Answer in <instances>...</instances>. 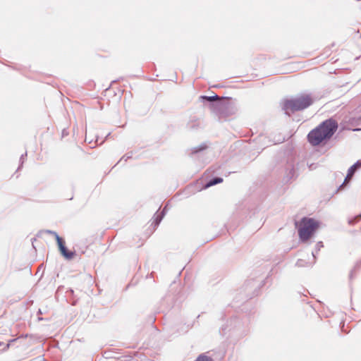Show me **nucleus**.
<instances>
[{"label":"nucleus","mask_w":361,"mask_h":361,"mask_svg":"<svg viewBox=\"0 0 361 361\" xmlns=\"http://www.w3.org/2000/svg\"><path fill=\"white\" fill-rule=\"evenodd\" d=\"M337 128L336 121L333 118L327 119L308 133V141L314 146L319 145L322 141L330 139Z\"/></svg>","instance_id":"1"},{"label":"nucleus","mask_w":361,"mask_h":361,"mask_svg":"<svg viewBox=\"0 0 361 361\" xmlns=\"http://www.w3.org/2000/svg\"><path fill=\"white\" fill-rule=\"evenodd\" d=\"M314 98L310 94H302L290 99L283 102V109L290 115L295 111H302L309 107L313 102Z\"/></svg>","instance_id":"2"},{"label":"nucleus","mask_w":361,"mask_h":361,"mask_svg":"<svg viewBox=\"0 0 361 361\" xmlns=\"http://www.w3.org/2000/svg\"><path fill=\"white\" fill-rule=\"evenodd\" d=\"M319 227V222L314 219L304 217L300 223L298 234L302 242H306Z\"/></svg>","instance_id":"3"},{"label":"nucleus","mask_w":361,"mask_h":361,"mask_svg":"<svg viewBox=\"0 0 361 361\" xmlns=\"http://www.w3.org/2000/svg\"><path fill=\"white\" fill-rule=\"evenodd\" d=\"M59 250L61 254L68 259H72L75 255V253L73 252L68 251L65 245L61 246V247L59 248Z\"/></svg>","instance_id":"4"},{"label":"nucleus","mask_w":361,"mask_h":361,"mask_svg":"<svg viewBox=\"0 0 361 361\" xmlns=\"http://www.w3.org/2000/svg\"><path fill=\"white\" fill-rule=\"evenodd\" d=\"M47 232L55 237L59 248H61V246L65 245L63 240L57 234L56 232L53 231H48Z\"/></svg>","instance_id":"5"},{"label":"nucleus","mask_w":361,"mask_h":361,"mask_svg":"<svg viewBox=\"0 0 361 361\" xmlns=\"http://www.w3.org/2000/svg\"><path fill=\"white\" fill-rule=\"evenodd\" d=\"M166 207H165L163 209V211L161 212V214H157V216H155L154 218V224H155V226H157L159 223L161 222L162 218H163V216L164 215L165 212H166Z\"/></svg>","instance_id":"6"},{"label":"nucleus","mask_w":361,"mask_h":361,"mask_svg":"<svg viewBox=\"0 0 361 361\" xmlns=\"http://www.w3.org/2000/svg\"><path fill=\"white\" fill-rule=\"evenodd\" d=\"M223 181V179L221 178H214L212 180H210L207 184L206 188H209L210 186L214 185L217 183H221Z\"/></svg>","instance_id":"7"},{"label":"nucleus","mask_w":361,"mask_h":361,"mask_svg":"<svg viewBox=\"0 0 361 361\" xmlns=\"http://www.w3.org/2000/svg\"><path fill=\"white\" fill-rule=\"evenodd\" d=\"M356 169H357V168L355 167V166L353 165L352 166H350L348 171V174H347V176H346L345 180H347V179H348V178H351V177L355 173Z\"/></svg>","instance_id":"8"},{"label":"nucleus","mask_w":361,"mask_h":361,"mask_svg":"<svg viewBox=\"0 0 361 361\" xmlns=\"http://www.w3.org/2000/svg\"><path fill=\"white\" fill-rule=\"evenodd\" d=\"M195 361H213V360L210 357L202 354Z\"/></svg>","instance_id":"9"},{"label":"nucleus","mask_w":361,"mask_h":361,"mask_svg":"<svg viewBox=\"0 0 361 361\" xmlns=\"http://www.w3.org/2000/svg\"><path fill=\"white\" fill-rule=\"evenodd\" d=\"M322 247H323V243H322V242L319 241L316 244V246H315L316 251L312 252V256L314 258L316 257V254L318 253V252L320 250V249Z\"/></svg>","instance_id":"10"},{"label":"nucleus","mask_w":361,"mask_h":361,"mask_svg":"<svg viewBox=\"0 0 361 361\" xmlns=\"http://www.w3.org/2000/svg\"><path fill=\"white\" fill-rule=\"evenodd\" d=\"M360 219H361V214H359V215L355 216L354 218H350L348 219V224L350 225H353V224H355L356 222H357Z\"/></svg>","instance_id":"11"},{"label":"nucleus","mask_w":361,"mask_h":361,"mask_svg":"<svg viewBox=\"0 0 361 361\" xmlns=\"http://www.w3.org/2000/svg\"><path fill=\"white\" fill-rule=\"evenodd\" d=\"M202 98L204 99H206L207 101H209V102H213V101L219 99V97L216 94H215L214 96H211V97L202 96Z\"/></svg>","instance_id":"12"},{"label":"nucleus","mask_w":361,"mask_h":361,"mask_svg":"<svg viewBox=\"0 0 361 361\" xmlns=\"http://www.w3.org/2000/svg\"><path fill=\"white\" fill-rule=\"evenodd\" d=\"M206 148V145H201L200 147H195L192 149V153H197L198 152Z\"/></svg>","instance_id":"13"},{"label":"nucleus","mask_w":361,"mask_h":361,"mask_svg":"<svg viewBox=\"0 0 361 361\" xmlns=\"http://www.w3.org/2000/svg\"><path fill=\"white\" fill-rule=\"evenodd\" d=\"M130 157H131V156H130V155H129V156H128V155H125V156H123V157L119 160V161H118V163L121 162L123 160H124L125 161H126L128 160V159H129V158H130Z\"/></svg>","instance_id":"14"},{"label":"nucleus","mask_w":361,"mask_h":361,"mask_svg":"<svg viewBox=\"0 0 361 361\" xmlns=\"http://www.w3.org/2000/svg\"><path fill=\"white\" fill-rule=\"evenodd\" d=\"M27 156V153L25 152V154H22L20 158V161L21 162V164H23V161H24V159H25V157Z\"/></svg>","instance_id":"15"},{"label":"nucleus","mask_w":361,"mask_h":361,"mask_svg":"<svg viewBox=\"0 0 361 361\" xmlns=\"http://www.w3.org/2000/svg\"><path fill=\"white\" fill-rule=\"evenodd\" d=\"M296 265L298 266V267H302L304 266L303 265V261L302 259H299L297 263H296Z\"/></svg>","instance_id":"16"},{"label":"nucleus","mask_w":361,"mask_h":361,"mask_svg":"<svg viewBox=\"0 0 361 361\" xmlns=\"http://www.w3.org/2000/svg\"><path fill=\"white\" fill-rule=\"evenodd\" d=\"M357 169L361 166V160L357 161L355 164H353Z\"/></svg>","instance_id":"17"},{"label":"nucleus","mask_w":361,"mask_h":361,"mask_svg":"<svg viewBox=\"0 0 361 361\" xmlns=\"http://www.w3.org/2000/svg\"><path fill=\"white\" fill-rule=\"evenodd\" d=\"M9 347H10V343H8V344L6 345V348H5V350L8 349V348H9Z\"/></svg>","instance_id":"18"},{"label":"nucleus","mask_w":361,"mask_h":361,"mask_svg":"<svg viewBox=\"0 0 361 361\" xmlns=\"http://www.w3.org/2000/svg\"><path fill=\"white\" fill-rule=\"evenodd\" d=\"M16 339L11 340L10 342H13Z\"/></svg>","instance_id":"19"},{"label":"nucleus","mask_w":361,"mask_h":361,"mask_svg":"<svg viewBox=\"0 0 361 361\" xmlns=\"http://www.w3.org/2000/svg\"><path fill=\"white\" fill-rule=\"evenodd\" d=\"M1 345V342L0 341V345Z\"/></svg>","instance_id":"20"}]
</instances>
